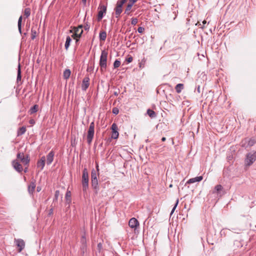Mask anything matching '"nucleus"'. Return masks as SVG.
Listing matches in <instances>:
<instances>
[{"label":"nucleus","mask_w":256,"mask_h":256,"mask_svg":"<svg viewBox=\"0 0 256 256\" xmlns=\"http://www.w3.org/2000/svg\"><path fill=\"white\" fill-rule=\"evenodd\" d=\"M108 53L105 50L102 51L99 64L100 67V71L102 72L106 68V62Z\"/></svg>","instance_id":"nucleus-1"},{"label":"nucleus","mask_w":256,"mask_h":256,"mask_svg":"<svg viewBox=\"0 0 256 256\" xmlns=\"http://www.w3.org/2000/svg\"><path fill=\"white\" fill-rule=\"evenodd\" d=\"M82 186L84 192H86L88 188V173L86 168L82 170Z\"/></svg>","instance_id":"nucleus-2"},{"label":"nucleus","mask_w":256,"mask_h":256,"mask_svg":"<svg viewBox=\"0 0 256 256\" xmlns=\"http://www.w3.org/2000/svg\"><path fill=\"white\" fill-rule=\"evenodd\" d=\"M127 0H118L116 2V6L114 8L115 14L117 16H120L123 10L124 11L125 4Z\"/></svg>","instance_id":"nucleus-3"},{"label":"nucleus","mask_w":256,"mask_h":256,"mask_svg":"<svg viewBox=\"0 0 256 256\" xmlns=\"http://www.w3.org/2000/svg\"><path fill=\"white\" fill-rule=\"evenodd\" d=\"M94 134V123L92 122L89 126L86 136V140L88 144H90L92 141Z\"/></svg>","instance_id":"nucleus-4"},{"label":"nucleus","mask_w":256,"mask_h":256,"mask_svg":"<svg viewBox=\"0 0 256 256\" xmlns=\"http://www.w3.org/2000/svg\"><path fill=\"white\" fill-rule=\"evenodd\" d=\"M16 158L20 160L24 165L28 166L30 161L28 155L25 156L24 152H19L16 154Z\"/></svg>","instance_id":"nucleus-5"},{"label":"nucleus","mask_w":256,"mask_h":256,"mask_svg":"<svg viewBox=\"0 0 256 256\" xmlns=\"http://www.w3.org/2000/svg\"><path fill=\"white\" fill-rule=\"evenodd\" d=\"M256 160V152H249L246 155L245 160L246 164V166H250Z\"/></svg>","instance_id":"nucleus-6"},{"label":"nucleus","mask_w":256,"mask_h":256,"mask_svg":"<svg viewBox=\"0 0 256 256\" xmlns=\"http://www.w3.org/2000/svg\"><path fill=\"white\" fill-rule=\"evenodd\" d=\"M212 194H216L217 196H222L224 194L222 186L221 184H217L216 186L212 191Z\"/></svg>","instance_id":"nucleus-7"},{"label":"nucleus","mask_w":256,"mask_h":256,"mask_svg":"<svg viewBox=\"0 0 256 256\" xmlns=\"http://www.w3.org/2000/svg\"><path fill=\"white\" fill-rule=\"evenodd\" d=\"M111 128L112 130V134L111 136L112 138L114 139L118 138L119 136V134L118 132V126L116 124H112V125Z\"/></svg>","instance_id":"nucleus-8"},{"label":"nucleus","mask_w":256,"mask_h":256,"mask_svg":"<svg viewBox=\"0 0 256 256\" xmlns=\"http://www.w3.org/2000/svg\"><path fill=\"white\" fill-rule=\"evenodd\" d=\"M12 164L14 169L18 172H21L23 170L22 164H20L17 160H12Z\"/></svg>","instance_id":"nucleus-9"},{"label":"nucleus","mask_w":256,"mask_h":256,"mask_svg":"<svg viewBox=\"0 0 256 256\" xmlns=\"http://www.w3.org/2000/svg\"><path fill=\"white\" fill-rule=\"evenodd\" d=\"M90 86V78L88 76H85L82 82V90L86 91Z\"/></svg>","instance_id":"nucleus-10"},{"label":"nucleus","mask_w":256,"mask_h":256,"mask_svg":"<svg viewBox=\"0 0 256 256\" xmlns=\"http://www.w3.org/2000/svg\"><path fill=\"white\" fill-rule=\"evenodd\" d=\"M106 6L100 3L98 8V14L97 16H103L106 13Z\"/></svg>","instance_id":"nucleus-11"},{"label":"nucleus","mask_w":256,"mask_h":256,"mask_svg":"<svg viewBox=\"0 0 256 256\" xmlns=\"http://www.w3.org/2000/svg\"><path fill=\"white\" fill-rule=\"evenodd\" d=\"M54 152L53 150H51L46 156V161L48 165H50L52 163L54 160Z\"/></svg>","instance_id":"nucleus-12"},{"label":"nucleus","mask_w":256,"mask_h":256,"mask_svg":"<svg viewBox=\"0 0 256 256\" xmlns=\"http://www.w3.org/2000/svg\"><path fill=\"white\" fill-rule=\"evenodd\" d=\"M15 242L18 248V252H20L24 248L25 243L24 241L22 239H18L15 240Z\"/></svg>","instance_id":"nucleus-13"},{"label":"nucleus","mask_w":256,"mask_h":256,"mask_svg":"<svg viewBox=\"0 0 256 256\" xmlns=\"http://www.w3.org/2000/svg\"><path fill=\"white\" fill-rule=\"evenodd\" d=\"M128 225L131 228H136L139 226V222L136 218H132L129 220Z\"/></svg>","instance_id":"nucleus-14"},{"label":"nucleus","mask_w":256,"mask_h":256,"mask_svg":"<svg viewBox=\"0 0 256 256\" xmlns=\"http://www.w3.org/2000/svg\"><path fill=\"white\" fill-rule=\"evenodd\" d=\"M46 164V157L44 156H42L40 160H38L36 164V166L38 168H40V170H42Z\"/></svg>","instance_id":"nucleus-15"},{"label":"nucleus","mask_w":256,"mask_h":256,"mask_svg":"<svg viewBox=\"0 0 256 256\" xmlns=\"http://www.w3.org/2000/svg\"><path fill=\"white\" fill-rule=\"evenodd\" d=\"M134 5L129 3L128 2H126L125 4V9L124 14L126 15H129L130 12L132 11V6Z\"/></svg>","instance_id":"nucleus-16"},{"label":"nucleus","mask_w":256,"mask_h":256,"mask_svg":"<svg viewBox=\"0 0 256 256\" xmlns=\"http://www.w3.org/2000/svg\"><path fill=\"white\" fill-rule=\"evenodd\" d=\"M202 178H203V177L202 176H196V178H192L187 181V182H186V184H192V183H194L196 182H200L202 180Z\"/></svg>","instance_id":"nucleus-17"},{"label":"nucleus","mask_w":256,"mask_h":256,"mask_svg":"<svg viewBox=\"0 0 256 256\" xmlns=\"http://www.w3.org/2000/svg\"><path fill=\"white\" fill-rule=\"evenodd\" d=\"M36 188V181L31 182L28 186V191L30 194H32Z\"/></svg>","instance_id":"nucleus-18"},{"label":"nucleus","mask_w":256,"mask_h":256,"mask_svg":"<svg viewBox=\"0 0 256 256\" xmlns=\"http://www.w3.org/2000/svg\"><path fill=\"white\" fill-rule=\"evenodd\" d=\"M92 186L94 189L96 190V192L98 189V180H91Z\"/></svg>","instance_id":"nucleus-19"},{"label":"nucleus","mask_w":256,"mask_h":256,"mask_svg":"<svg viewBox=\"0 0 256 256\" xmlns=\"http://www.w3.org/2000/svg\"><path fill=\"white\" fill-rule=\"evenodd\" d=\"M38 104H34L33 106L30 108V110H28V113L30 114H32L38 111Z\"/></svg>","instance_id":"nucleus-20"},{"label":"nucleus","mask_w":256,"mask_h":256,"mask_svg":"<svg viewBox=\"0 0 256 256\" xmlns=\"http://www.w3.org/2000/svg\"><path fill=\"white\" fill-rule=\"evenodd\" d=\"M147 114L152 118H155L156 116V112L154 111L153 110H150V109H148L147 110Z\"/></svg>","instance_id":"nucleus-21"},{"label":"nucleus","mask_w":256,"mask_h":256,"mask_svg":"<svg viewBox=\"0 0 256 256\" xmlns=\"http://www.w3.org/2000/svg\"><path fill=\"white\" fill-rule=\"evenodd\" d=\"M184 88V84H178L176 86L175 90L177 93L180 94L182 90H183Z\"/></svg>","instance_id":"nucleus-22"},{"label":"nucleus","mask_w":256,"mask_h":256,"mask_svg":"<svg viewBox=\"0 0 256 256\" xmlns=\"http://www.w3.org/2000/svg\"><path fill=\"white\" fill-rule=\"evenodd\" d=\"M99 175V172H98L94 169H92L91 172V180H98L97 177Z\"/></svg>","instance_id":"nucleus-23"},{"label":"nucleus","mask_w":256,"mask_h":256,"mask_svg":"<svg viewBox=\"0 0 256 256\" xmlns=\"http://www.w3.org/2000/svg\"><path fill=\"white\" fill-rule=\"evenodd\" d=\"M70 74H71V72H70V70H69V69L65 70L64 72V74H63L64 78L66 80L68 79L70 76Z\"/></svg>","instance_id":"nucleus-24"},{"label":"nucleus","mask_w":256,"mask_h":256,"mask_svg":"<svg viewBox=\"0 0 256 256\" xmlns=\"http://www.w3.org/2000/svg\"><path fill=\"white\" fill-rule=\"evenodd\" d=\"M26 128L25 126H22L20 128L17 132V136H20L24 134L26 132Z\"/></svg>","instance_id":"nucleus-25"},{"label":"nucleus","mask_w":256,"mask_h":256,"mask_svg":"<svg viewBox=\"0 0 256 256\" xmlns=\"http://www.w3.org/2000/svg\"><path fill=\"white\" fill-rule=\"evenodd\" d=\"M72 39L70 36H67L66 41L64 44L65 48L67 50L70 46Z\"/></svg>","instance_id":"nucleus-26"},{"label":"nucleus","mask_w":256,"mask_h":256,"mask_svg":"<svg viewBox=\"0 0 256 256\" xmlns=\"http://www.w3.org/2000/svg\"><path fill=\"white\" fill-rule=\"evenodd\" d=\"M100 40H105L106 38V33L104 31H102L100 32L99 34Z\"/></svg>","instance_id":"nucleus-27"},{"label":"nucleus","mask_w":256,"mask_h":256,"mask_svg":"<svg viewBox=\"0 0 256 256\" xmlns=\"http://www.w3.org/2000/svg\"><path fill=\"white\" fill-rule=\"evenodd\" d=\"M66 202L70 204L71 202V192L70 190H67L65 196Z\"/></svg>","instance_id":"nucleus-28"},{"label":"nucleus","mask_w":256,"mask_h":256,"mask_svg":"<svg viewBox=\"0 0 256 256\" xmlns=\"http://www.w3.org/2000/svg\"><path fill=\"white\" fill-rule=\"evenodd\" d=\"M22 76H21V70H20V65L19 64L18 66V74H17V78H16V80L17 82H19L21 80Z\"/></svg>","instance_id":"nucleus-29"},{"label":"nucleus","mask_w":256,"mask_h":256,"mask_svg":"<svg viewBox=\"0 0 256 256\" xmlns=\"http://www.w3.org/2000/svg\"><path fill=\"white\" fill-rule=\"evenodd\" d=\"M245 142H246L248 143V146H254L256 143V140L254 139H246L244 140Z\"/></svg>","instance_id":"nucleus-30"},{"label":"nucleus","mask_w":256,"mask_h":256,"mask_svg":"<svg viewBox=\"0 0 256 256\" xmlns=\"http://www.w3.org/2000/svg\"><path fill=\"white\" fill-rule=\"evenodd\" d=\"M82 33H83V30H81V32H80V33H78V34H77L76 32H74L72 36V37L74 39L79 38H80Z\"/></svg>","instance_id":"nucleus-31"},{"label":"nucleus","mask_w":256,"mask_h":256,"mask_svg":"<svg viewBox=\"0 0 256 256\" xmlns=\"http://www.w3.org/2000/svg\"><path fill=\"white\" fill-rule=\"evenodd\" d=\"M82 25H79L78 27H75V26H74V32H76V34H78V33H80V32H81V30H82Z\"/></svg>","instance_id":"nucleus-32"},{"label":"nucleus","mask_w":256,"mask_h":256,"mask_svg":"<svg viewBox=\"0 0 256 256\" xmlns=\"http://www.w3.org/2000/svg\"><path fill=\"white\" fill-rule=\"evenodd\" d=\"M22 17H19L18 20V29L20 34L22 33Z\"/></svg>","instance_id":"nucleus-33"},{"label":"nucleus","mask_w":256,"mask_h":256,"mask_svg":"<svg viewBox=\"0 0 256 256\" xmlns=\"http://www.w3.org/2000/svg\"><path fill=\"white\" fill-rule=\"evenodd\" d=\"M120 65V62L118 60H116L114 63V68H118Z\"/></svg>","instance_id":"nucleus-34"},{"label":"nucleus","mask_w":256,"mask_h":256,"mask_svg":"<svg viewBox=\"0 0 256 256\" xmlns=\"http://www.w3.org/2000/svg\"><path fill=\"white\" fill-rule=\"evenodd\" d=\"M24 16H30V10L29 8H26L24 10Z\"/></svg>","instance_id":"nucleus-35"},{"label":"nucleus","mask_w":256,"mask_h":256,"mask_svg":"<svg viewBox=\"0 0 256 256\" xmlns=\"http://www.w3.org/2000/svg\"><path fill=\"white\" fill-rule=\"evenodd\" d=\"M59 195H60V191L58 190H56L55 192L54 198V201H56L58 200Z\"/></svg>","instance_id":"nucleus-36"},{"label":"nucleus","mask_w":256,"mask_h":256,"mask_svg":"<svg viewBox=\"0 0 256 256\" xmlns=\"http://www.w3.org/2000/svg\"><path fill=\"white\" fill-rule=\"evenodd\" d=\"M178 202H179L178 199H177L176 200V202L174 208H172V210L171 211L170 215H172L174 213V210H176V206H178Z\"/></svg>","instance_id":"nucleus-37"},{"label":"nucleus","mask_w":256,"mask_h":256,"mask_svg":"<svg viewBox=\"0 0 256 256\" xmlns=\"http://www.w3.org/2000/svg\"><path fill=\"white\" fill-rule=\"evenodd\" d=\"M36 36V30H34L32 29V36H31V38L32 40H34Z\"/></svg>","instance_id":"nucleus-38"},{"label":"nucleus","mask_w":256,"mask_h":256,"mask_svg":"<svg viewBox=\"0 0 256 256\" xmlns=\"http://www.w3.org/2000/svg\"><path fill=\"white\" fill-rule=\"evenodd\" d=\"M112 112L114 114L116 115L119 113V110L118 108L114 107L112 108Z\"/></svg>","instance_id":"nucleus-39"},{"label":"nucleus","mask_w":256,"mask_h":256,"mask_svg":"<svg viewBox=\"0 0 256 256\" xmlns=\"http://www.w3.org/2000/svg\"><path fill=\"white\" fill-rule=\"evenodd\" d=\"M138 22V19L136 18H132V24L134 26L136 25Z\"/></svg>","instance_id":"nucleus-40"},{"label":"nucleus","mask_w":256,"mask_h":256,"mask_svg":"<svg viewBox=\"0 0 256 256\" xmlns=\"http://www.w3.org/2000/svg\"><path fill=\"white\" fill-rule=\"evenodd\" d=\"M132 56H128L126 60L128 63H130L132 61Z\"/></svg>","instance_id":"nucleus-41"},{"label":"nucleus","mask_w":256,"mask_h":256,"mask_svg":"<svg viewBox=\"0 0 256 256\" xmlns=\"http://www.w3.org/2000/svg\"><path fill=\"white\" fill-rule=\"evenodd\" d=\"M98 251L100 252V251L101 250L102 248V244L101 242H99L98 244Z\"/></svg>","instance_id":"nucleus-42"},{"label":"nucleus","mask_w":256,"mask_h":256,"mask_svg":"<svg viewBox=\"0 0 256 256\" xmlns=\"http://www.w3.org/2000/svg\"><path fill=\"white\" fill-rule=\"evenodd\" d=\"M144 30V28L142 26H140L138 28V31L139 33H142Z\"/></svg>","instance_id":"nucleus-43"},{"label":"nucleus","mask_w":256,"mask_h":256,"mask_svg":"<svg viewBox=\"0 0 256 256\" xmlns=\"http://www.w3.org/2000/svg\"><path fill=\"white\" fill-rule=\"evenodd\" d=\"M86 242V236H83L82 237V239H81V242L82 243V244H84Z\"/></svg>","instance_id":"nucleus-44"},{"label":"nucleus","mask_w":256,"mask_h":256,"mask_svg":"<svg viewBox=\"0 0 256 256\" xmlns=\"http://www.w3.org/2000/svg\"><path fill=\"white\" fill-rule=\"evenodd\" d=\"M137 0H128V2L134 5V4L136 2Z\"/></svg>","instance_id":"nucleus-45"},{"label":"nucleus","mask_w":256,"mask_h":256,"mask_svg":"<svg viewBox=\"0 0 256 256\" xmlns=\"http://www.w3.org/2000/svg\"><path fill=\"white\" fill-rule=\"evenodd\" d=\"M29 123L32 124H35V121L33 119H31L29 120Z\"/></svg>","instance_id":"nucleus-46"},{"label":"nucleus","mask_w":256,"mask_h":256,"mask_svg":"<svg viewBox=\"0 0 256 256\" xmlns=\"http://www.w3.org/2000/svg\"><path fill=\"white\" fill-rule=\"evenodd\" d=\"M96 170L98 172H99V167H98V164L96 163Z\"/></svg>","instance_id":"nucleus-47"},{"label":"nucleus","mask_w":256,"mask_h":256,"mask_svg":"<svg viewBox=\"0 0 256 256\" xmlns=\"http://www.w3.org/2000/svg\"><path fill=\"white\" fill-rule=\"evenodd\" d=\"M119 93H120L119 91H116L114 92V96H118V95Z\"/></svg>","instance_id":"nucleus-48"},{"label":"nucleus","mask_w":256,"mask_h":256,"mask_svg":"<svg viewBox=\"0 0 256 256\" xmlns=\"http://www.w3.org/2000/svg\"><path fill=\"white\" fill-rule=\"evenodd\" d=\"M82 2L84 6L86 5V0H82Z\"/></svg>","instance_id":"nucleus-49"},{"label":"nucleus","mask_w":256,"mask_h":256,"mask_svg":"<svg viewBox=\"0 0 256 256\" xmlns=\"http://www.w3.org/2000/svg\"><path fill=\"white\" fill-rule=\"evenodd\" d=\"M70 33H73V34L74 33V27L72 28V29L70 30Z\"/></svg>","instance_id":"nucleus-50"},{"label":"nucleus","mask_w":256,"mask_h":256,"mask_svg":"<svg viewBox=\"0 0 256 256\" xmlns=\"http://www.w3.org/2000/svg\"><path fill=\"white\" fill-rule=\"evenodd\" d=\"M102 18H103V17H98V22L100 21Z\"/></svg>","instance_id":"nucleus-51"},{"label":"nucleus","mask_w":256,"mask_h":256,"mask_svg":"<svg viewBox=\"0 0 256 256\" xmlns=\"http://www.w3.org/2000/svg\"><path fill=\"white\" fill-rule=\"evenodd\" d=\"M28 167L25 168L24 169V172H28Z\"/></svg>","instance_id":"nucleus-52"},{"label":"nucleus","mask_w":256,"mask_h":256,"mask_svg":"<svg viewBox=\"0 0 256 256\" xmlns=\"http://www.w3.org/2000/svg\"><path fill=\"white\" fill-rule=\"evenodd\" d=\"M206 23V20H204L202 21L203 26H204V24Z\"/></svg>","instance_id":"nucleus-53"},{"label":"nucleus","mask_w":256,"mask_h":256,"mask_svg":"<svg viewBox=\"0 0 256 256\" xmlns=\"http://www.w3.org/2000/svg\"><path fill=\"white\" fill-rule=\"evenodd\" d=\"M166 140V138L165 137H162V142H164Z\"/></svg>","instance_id":"nucleus-54"},{"label":"nucleus","mask_w":256,"mask_h":256,"mask_svg":"<svg viewBox=\"0 0 256 256\" xmlns=\"http://www.w3.org/2000/svg\"><path fill=\"white\" fill-rule=\"evenodd\" d=\"M76 40V43L77 44L78 42L79 41L78 38L75 39Z\"/></svg>","instance_id":"nucleus-55"},{"label":"nucleus","mask_w":256,"mask_h":256,"mask_svg":"<svg viewBox=\"0 0 256 256\" xmlns=\"http://www.w3.org/2000/svg\"><path fill=\"white\" fill-rule=\"evenodd\" d=\"M172 184H170V188H172Z\"/></svg>","instance_id":"nucleus-56"},{"label":"nucleus","mask_w":256,"mask_h":256,"mask_svg":"<svg viewBox=\"0 0 256 256\" xmlns=\"http://www.w3.org/2000/svg\"><path fill=\"white\" fill-rule=\"evenodd\" d=\"M37 190L38 192L40 190V188L38 187L37 188Z\"/></svg>","instance_id":"nucleus-57"},{"label":"nucleus","mask_w":256,"mask_h":256,"mask_svg":"<svg viewBox=\"0 0 256 256\" xmlns=\"http://www.w3.org/2000/svg\"><path fill=\"white\" fill-rule=\"evenodd\" d=\"M52 212V209H50V212Z\"/></svg>","instance_id":"nucleus-58"},{"label":"nucleus","mask_w":256,"mask_h":256,"mask_svg":"<svg viewBox=\"0 0 256 256\" xmlns=\"http://www.w3.org/2000/svg\"><path fill=\"white\" fill-rule=\"evenodd\" d=\"M200 89V86L198 87V90Z\"/></svg>","instance_id":"nucleus-59"},{"label":"nucleus","mask_w":256,"mask_h":256,"mask_svg":"<svg viewBox=\"0 0 256 256\" xmlns=\"http://www.w3.org/2000/svg\"><path fill=\"white\" fill-rule=\"evenodd\" d=\"M146 256H147V255H146Z\"/></svg>","instance_id":"nucleus-60"}]
</instances>
